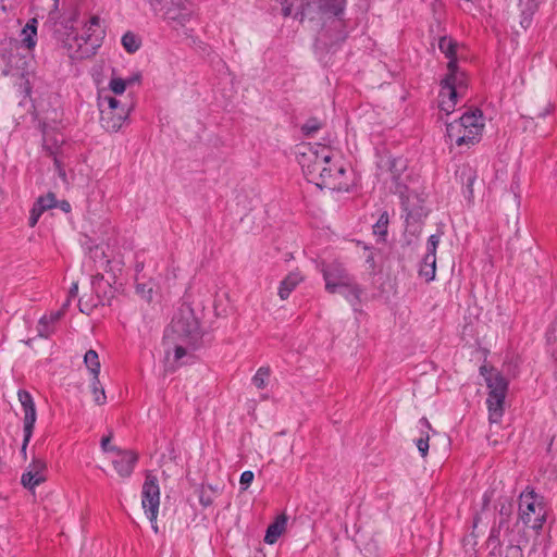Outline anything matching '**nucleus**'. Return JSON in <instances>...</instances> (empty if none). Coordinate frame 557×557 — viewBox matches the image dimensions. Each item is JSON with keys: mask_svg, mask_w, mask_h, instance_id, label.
I'll use <instances>...</instances> for the list:
<instances>
[{"mask_svg": "<svg viewBox=\"0 0 557 557\" xmlns=\"http://www.w3.org/2000/svg\"><path fill=\"white\" fill-rule=\"evenodd\" d=\"M77 16H78V13L76 11H73L71 13V15L62 22V24L64 25L65 28H72L73 24L77 20Z\"/></svg>", "mask_w": 557, "mask_h": 557, "instance_id": "13d9d810", "label": "nucleus"}, {"mask_svg": "<svg viewBox=\"0 0 557 557\" xmlns=\"http://www.w3.org/2000/svg\"><path fill=\"white\" fill-rule=\"evenodd\" d=\"M309 183H313L320 189H342L341 184L335 183V164L331 161V164H323L318 173L310 177Z\"/></svg>", "mask_w": 557, "mask_h": 557, "instance_id": "a211bd4d", "label": "nucleus"}, {"mask_svg": "<svg viewBox=\"0 0 557 557\" xmlns=\"http://www.w3.org/2000/svg\"><path fill=\"white\" fill-rule=\"evenodd\" d=\"M441 90H445L446 98L450 100L451 102L457 103L458 97L461 95L462 90H458L456 88H453L450 83H441Z\"/></svg>", "mask_w": 557, "mask_h": 557, "instance_id": "37998d69", "label": "nucleus"}, {"mask_svg": "<svg viewBox=\"0 0 557 557\" xmlns=\"http://www.w3.org/2000/svg\"><path fill=\"white\" fill-rule=\"evenodd\" d=\"M171 331L177 338L196 348L202 337L200 322L195 315L194 309L188 304H183L172 319Z\"/></svg>", "mask_w": 557, "mask_h": 557, "instance_id": "f03ea898", "label": "nucleus"}, {"mask_svg": "<svg viewBox=\"0 0 557 557\" xmlns=\"http://www.w3.org/2000/svg\"><path fill=\"white\" fill-rule=\"evenodd\" d=\"M126 86H127V82L120 77L112 78L110 82V89L115 95H122L125 91Z\"/></svg>", "mask_w": 557, "mask_h": 557, "instance_id": "a18cd8bd", "label": "nucleus"}, {"mask_svg": "<svg viewBox=\"0 0 557 557\" xmlns=\"http://www.w3.org/2000/svg\"><path fill=\"white\" fill-rule=\"evenodd\" d=\"M450 85L453 88H456L458 90L467 89L468 84H467V76H466L465 72L458 73L456 78L450 81Z\"/></svg>", "mask_w": 557, "mask_h": 557, "instance_id": "de8ad7c7", "label": "nucleus"}, {"mask_svg": "<svg viewBox=\"0 0 557 557\" xmlns=\"http://www.w3.org/2000/svg\"><path fill=\"white\" fill-rule=\"evenodd\" d=\"M84 363L90 371L92 376H99L100 373V361L96 350L89 349L84 356Z\"/></svg>", "mask_w": 557, "mask_h": 557, "instance_id": "c756f323", "label": "nucleus"}, {"mask_svg": "<svg viewBox=\"0 0 557 557\" xmlns=\"http://www.w3.org/2000/svg\"><path fill=\"white\" fill-rule=\"evenodd\" d=\"M438 49L441 50L442 53L445 54L447 59L457 57V41L454 40L451 37H441L438 40Z\"/></svg>", "mask_w": 557, "mask_h": 557, "instance_id": "7c9ffc66", "label": "nucleus"}, {"mask_svg": "<svg viewBox=\"0 0 557 557\" xmlns=\"http://www.w3.org/2000/svg\"><path fill=\"white\" fill-rule=\"evenodd\" d=\"M125 81L127 82V85L139 83L141 81V74L139 72H136L132 74L129 77H127Z\"/></svg>", "mask_w": 557, "mask_h": 557, "instance_id": "0e129e2a", "label": "nucleus"}, {"mask_svg": "<svg viewBox=\"0 0 557 557\" xmlns=\"http://www.w3.org/2000/svg\"><path fill=\"white\" fill-rule=\"evenodd\" d=\"M505 398L506 395H487L486 405L491 423H498L500 421L504 414Z\"/></svg>", "mask_w": 557, "mask_h": 557, "instance_id": "aec40b11", "label": "nucleus"}, {"mask_svg": "<svg viewBox=\"0 0 557 557\" xmlns=\"http://www.w3.org/2000/svg\"><path fill=\"white\" fill-rule=\"evenodd\" d=\"M17 398L24 411L23 429H26L27 433L29 434L30 430H34L37 419L35 403L30 393L27 392L26 389H18Z\"/></svg>", "mask_w": 557, "mask_h": 557, "instance_id": "dca6fc26", "label": "nucleus"}, {"mask_svg": "<svg viewBox=\"0 0 557 557\" xmlns=\"http://www.w3.org/2000/svg\"><path fill=\"white\" fill-rule=\"evenodd\" d=\"M447 70H448V73L442 79L441 83H446V84L450 83V81L456 78L457 74L461 72L458 66L457 57L448 58Z\"/></svg>", "mask_w": 557, "mask_h": 557, "instance_id": "e433bc0d", "label": "nucleus"}, {"mask_svg": "<svg viewBox=\"0 0 557 557\" xmlns=\"http://www.w3.org/2000/svg\"><path fill=\"white\" fill-rule=\"evenodd\" d=\"M321 271L325 281V289L330 294H336L339 288L351 285V280L355 278L342 263L336 261L323 264Z\"/></svg>", "mask_w": 557, "mask_h": 557, "instance_id": "6e6552de", "label": "nucleus"}, {"mask_svg": "<svg viewBox=\"0 0 557 557\" xmlns=\"http://www.w3.org/2000/svg\"><path fill=\"white\" fill-rule=\"evenodd\" d=\"M44 212H45L44 210H41V209H39V208H37L36 206L33 205V207L30 209V212H29L28 225L30 227H34L37 224L39 218L41 216V214Z\"/></svg>", "mask_w": 557, "mask_h": 557, "instance_id": "3c124183", "label": "nucleus"}, {"mask_svg": "<svg viewBox=\"0 0 557 557\" xmlns=\"http://www.w3.org/2000/svg\"><path fill=\"white\" fill-rule=\"evenodd\" d=\"M104 271L110 274V280L113 281V283H116V273L112 267V261L111 260H107L106 261V267H104Z\"/></svg>", "mask_w": 557, "mask_h": 557, "instance_id": "bf43d9fd", "label": "nucleus"}, {"mask_svg": "<svg viewBox=\"0 0 557 557\" xmlns=\"http://www.w3.org/2000/svg\"><path fill=\"white\" fill-rule=\"evenodd\" d=\"M552 111V106L548 104L543 111H540L537 114H536V117H542L544 119L546 115H548Z\"/></svg>", "mask_w": 557, "mask_h": 557, "instance_id": "338daca9", "label": "nucleus"}, {"mask_svg": "<svg viewBox=\"0 0 557 557\" xmlns=\"http://www.w3.org/2000/svg\"><path fill=\"white\" fill-rule=\"evenodd\" d=\"M110 450L116 453V458L112 460V465L119 475L122 478L131 476L138 461V454L116 446L110 447Z\"/></svg>", "mask_w": 557, "mask_h": 557, "instance_id": "f8f14e48", "label": "nucleus"}, {"mask_svg": "<svg viewBox=\"0 0 557 557\" xmlns=\"http://www.w3.org/2000/svg\"><path fill=\"white\" fill-rule=\"evenodd\" d=\"M52 324L48 322L47 315H44L38 323V334L40 337L48 338L53 333Z\"/></svg>", "mask_w": 557, "mask_h": 557, "instance_id": "ea45409f", "label": "nucleus"}, {"mask_svg": "<svg viewBox=\"0 0 557 557\" xmlns=\"http://www.w3.org/2000/svg\"><path fill=\"white\" fill-rule=\"evenodd\" d=\"M323 123L318 117L308 119L301 126V133L306 137H310L315 134L319 129H321Z\"/></svg>", "mask_w": 557, "mask_h": 557, "instance_id": "72a5a7b5", "label": "nucleus"}, {"mask_svg": "<svg viewBox=\"0 0 557 557\" xmlns=\"http://www.w3.org/2000/svg\"><path fill=\"white\" fill-rule=\"evenodd\" d=\"M540 0H519L520 26L527 30L533 21V15L539 10Z\"/></svg>", "mask_w": 557, "mask_h": 557, "instance_id": "6ab92c4d", "label": "nucleus"}, {"mask_svg": "<svg viewBox=\"0 0 557 557\" xmlns=\"http://www.w3.org/2000/svg\"><path fill=\"white\" fill-rule=\"evenodd\" d=\"M286 518L284 516L278 517L273 523H271L265 532L264 542L267 544H274L285 530Z\"/></svg>", "mask_w": 557, "mask_h": 557, "instance_id": "b1692460", "label": "nucleus"}, {"mask_svg": "<svg viewBox=\"0 0 557 557\" xmlns=\"http://www.w3.org/2000/svg\"><path fill=\"white\" fill-rule=\"evenodd\" d=\"M151 10L158 14L173 28L185 27L194 16L191 2L188 0H146Z\"/></svg>", "mask_w": 557, "mask_h": 557, "instance_id": "f257e3e1", "label": "nucleus"}, {"mask_svg": "<svg viewBox=\"0 0 557 557\" xmlns=\"http://www.w3.org/2000/svg\"><path fill=\"white\" fill-rule=\"evenodd\" d=\"M219 490L213 487L211 484L201 485L198 490L199 503L202 507H209L213 504L214 497L216 496Z\"/></svg>", "mask_w": 557, "mask_h": 557, "instance_id": "cd10ccee", "label": "nucleus"}, {"mask_svg": "<svg viewBox=\"0 0 557 557\" xmlns=\"http://www.w3.org/2000/svg\"><path fill=\"white\" fill-rule=\"evenodd\" d=\"M187 354V350L185 347L177 345L174 349V358L175 360H181L183 357H185Z\"/></svg>", "mask_w": 557, "mask_h": 557, "instance_id": "052dcab7", "label": "nucleus"}, {"mask_svg": "<svg viewBox=\"0 0 557 557\" xmlns=\"http://www.w3.org/2000/svg\"><path fill=\"white\" fill-rule=\"evenodd\" d=\"M255 474L250 470H246L240 474L239 484L243 491H246L252 483Z\"/></svg>", "mask_w": 557, "mask_h": 557, "instance_id": "09e8293b", "label": "nucleus"}, {"mask_svg": "<svg viewBox=\"0 0 557 557\" xmlns=\"http://www.w3.org/2000/svg\"><path fill=\"white\" fill-rule=\"evenodd\" d=\"M269 376H270V368L261 367L258 369L256 374L252 376V383L257 388L263 389L267 386V381H268Z\"/></svg>", "mask_w": 557, "mask_h": 557, "instance_id": "f704fd0d", "label": "nucleus"}, {"mask_svg": "<svg viewBox=\"0 0 557 557\" xmlns=\"http://www.w3.org/2000/svg\"><path fill=\"white\" fill-rule=\"evenodd\" d=\"M112 438V434H109L108 436H103L101 440V448L103 451H111L110 447H113L110 445V441Z\"/></svg>", "mask_w": 557, "mask_h": 557, "instance_id": "e2e57ef3", "label": "nucleus"}, {"mask_svg": "<svg viewBox=\"0 0 557 557\" xmlns=\"http://www.w3.org/2000/svg\"><path fill=\"white\" fill-rule=\"evenodd\" d=\"M141 505L150 522L158 517L160 506V487L158 478L150 471L146 473L141 490Z\"/></svg>", "mask_w": 557, "mask_h": 557, "instance_id": "39448f33", "label": "nucleus"}, {"mask_svg": "<svg viewBox=\"0 0 557 557\" xmlns=\"http://www.w3.org/2000/svg\"><path fill=\"white\" fill-rule=\"evenodd\" d=\"M46 472V461L39 457L34 456L26 471L22 474L21 483L25 488L34 491L36 486L40 485L47 480Z\"/></svg>", "mask_w": 557, "mask_h": 557, "instance_id": "9b49d317", "label": "nucleus"}, {"mask_svg": "<svg viewBox=\"0 0 557 557\" xmlns=\"http://www.w3.org/2000/svg\"><path fill=\"white\" fill-rule=\"evenodd\" d=\"M115 283H113L110 278H104V275L101 273H98L92 276L91 278V287L92 292L96 295V300L101 306H110L112 299L115 296V293L117 288L114 286Z\"/></svg>", "mask_w": 557, "mask_h": 557, "instance_id": "ddd939ff", "label": "nucleus"}, {"mask_svg": "<svg viewBox=\"0 0 557 557\" xmlns=\"http://www.w3.org/2000/svg\"><path fill=\"white\" fill-rule=\"evenodd\" d=\"M337 293L342 294L348 300V302H350L351 306H357L360 302V297L363 293V289L356 283L354 278L351 280V285L339 288Z\"/></svg>", "mask_w": 557, "mask_h": 557, "instance_id": "a878e982", "label": "nucleus"}, {"mask_svg": "<svg viewBox=\"0 0 557 557\" xmlns=\"http://www.w3.org/2000/svg\"><path fill=\"white\" fill-rule=\"evenodd\" d=\"M34 206L44 211L57 207V199L54 193L49 191L47 195L40 196L34 202Z\"/></svg>", "mask_w": 557, "mask_h": 557, "instance_id": "c9c22d12", "label": "nucleus"}, {"mask_svg": "<svg viewBox=\"0 0 557 557\" xmlns=\"http://www.w3.org/2000/svg\"><path fill=\"white\" fill-rule=\"evenodd\" d=\"M404 210L406 211V223L409 224L410 221H418L421 216L419 212H416L414 210H409L408 207L403 202Z\"/></svg>", "mask_w": 557, "mask_h": 557, "instance_id": "864d4df0", "label": "nucleus"}, {"mask_svg": "<svg viewBox=\"0 0 557 557\" xmlns=\"http://www.w3.org/2000/svg\"><path fill=\"white\" fill-rule=\"evenodd\" d=\"M443 232H437L436 234H432L426 242V253L431 257H436V249L440 244Z\"/></svg>", "mask_w": 557, "mask_h": 557, "instance_id": "4c0bfd02", "label": "nucleus"}, {"mask_svg": "<svg viewBox=\"0 0 557 557\" xmlns=\"http://www.w3.org/2000/svg\"><path fill=\"white\" fill-rule=\"evenodd\" d=\"M491 500H492L491 495L487 492L484 493L483 498H482L483 509L490 505Z\"/></svg>", "mask_w": 557, "mask_h": 557, "instance_id": "774afa93", "label": "nucleus"}, {"mask_svg": "<svg viewBox=\"0 0 557 557\" xmlns=\"http://www.w3.org/2000/svg\"><path fill=\"white\" fill-rule=\"evenodd\" d=\"M63 317V310H58L54 312H51L48 318V322L50 324H54L57 321H59Z\"/></svg>", "mask_w": 557, "mask_h": 557, "instance_id": "680f3d73", "label": "nucleus"}, {"mask_svg": "<svg viewBox=\"0 0 557 557\" xmlns=\"http://www.w3.org/2000/svg\"><path fill=\"white\" fill-rule=\"evenodd\" d=\"M91 392L94 395V400L97 405H104L107 401V396L104 393V388L101 386L99 376H92L91 379Z\"/></svg>", "mask_w": 557, "mask_h": 557, "instance_id": "2f4dec72", "label": "nucleus"}, {"mask_svg": "<svg viewBox=\"0 0 557 557\" xmlns=\"http://www.w3.org/2000/svg\"><path fill=\"white\" fill-rule=\"evenodd\" d=\"M33 432L34 430H30L29 434L27 433V430L26 429H23V433H24V438H23V443H22V447H21V454L22 456L24 457V459H26V450H27V445L33 436Z\"/></svg>", "mask_w": 557, "mask_h": 557, "instance_id": "603ef678", "label": "nucleus"}, {"mask_svg": "<svg viewBox=\"0 0 557 557\" xmlns=\"http://www.w3.org/2000/svg\"><path fill=\"white\" fill-rule=\"evenodd\" d=\"M483 128H465L461 133L454 136H447L451 141L454 140L457 146L474 145L480 141Z\"/></svg>", "mask_w": 557, "mask_h": 557, "instance_id": "4be33fe9", "label": "nucleus"}, {"mask_svg": "<svg viewBox=\"0 0 557 557\" xmlns=\"http://www.w3.org/2000/svg\"><path fill=\"white\" fill-rule=\"evenodd\" d=\"M529 543V539L525 532V528L521 525L519 521H515L511 528H506L503 530L502 535H499V545L494 546L491 544L488 540L486 541L487 547L491 548V554L503 555V548L507 547H516V546H527Z\"/></svg>", "mask_w": 557, "mask_h": 557, "instance_id": "0eeeda50", "label": "nucleus"}, {"mask_svg": "<svg viewBox=\"0 0 557 557\" xmlns=\"http://www.w3.org/2000/svg\"><path fill=\"white\" fill-rule=\"evenodd\" d=\"M429 433L425 435H421L418 440L414 441L416 446L422 457H425L429 451Z\"/></svg>", "mask_w": 557, "mask_h": 557, "instance_id": "49530a36", "label": "nucleus"}, {"mask_svg": "<svg viewBox=\"0 0 557 557\" xmlns=\"http://www.w3.org/2000/svg\"><path fill=\"white\" fill-rule=\"evenodd\" d=\"M546 520V509L543 504V497L537 495L534 490L527 488L519 496V521L524 528H531L535 531L541 530Z\"/></svg>", "mask_w": 557, "mask_h": 557, "instance_id": "7ed1b4c3", "label": "nucleus"}, {"mask_svg": "<svg viewBox=\"0 0 557 557\" xmlns=\"http://www.w3.org/2000/svg\"><path fill=\"white\" fill-rule=\"evenodd\" d=\"M23 33L25 34L23 38L24 46L27 49H33L36 46L37 20L30 18L24 27Z\"/></svg>", "mask_w": 557, "mask_h": 557, "instance_id": "bb28decb", "label": "nucleus"}, {"mask_svg": "<svg viewBox=\"0 0 557 557\" xmlns=\"http://www.w3.org/2000/svg\"><path fill=\"white\" fill-rule=\"evenodd\" d=\"M38 127L42 135V148L48 156H59V150L65 139L62 134L55 131V127L46 121H39Z\"/></svg>", "mask_w": 557, "mask_h": 557, "instance_id": "4468645a", "label": "nucleus"}, {"mask_svg": "<svg viewBox=\"0 0 557 557\" xmlns=\"http://www.w3.org/2000/svg\"><path fill=\"white\" fill-rule=\"evenodd\" d=\"M57 207H59L65 213L71 211V205L66 200H62L60 202L57 201Z\"/></svg>", "mask_w": 557, "mask_h": 557, "instance_id": "69168bd1", "label": "nucleus"}, {"mask_svg": "<svg viewBox=\"0 0 557 557\" xmlns=\"http://www.w3.org/2000/svg\"><path fill=\"white\" fill-rule=\"evenodd\" d=\"M302 281V276L298 272L289 273L280 284L278 296L282 300L289 297L290 293Z\"/></svg>", "mask_w": 557, "mask_h": 557, "instance_id": "5701e85b", "label": "nucleus"}, {"mask_svg": "<svg viewBox=\"0 0 557 557\" xmlns=\"http://www.w3.org/2000/svg\"><path fill=\"white\" fill-rule=\"evenodd\" d=\"M297 1L290 0L288 2H281L282 4V14L287 17L292 15L293 7Z\"/></svg>", "mask_w": 557, "mask_h": 557, "instance_id": "4d7b16f0", "label": "nucleus"}, {"mask_svg": "<svg viewBox=\"0 0 557 557\" xmlns=\"http://www.w3.org/2000/svg\"><path fill=\"white\" fill-rule=\"evenodd\" d=\"M388 219V212L384 210L373 225V233L382 237L383 240H385V236L387 235Z\"/></svg>", "mask_w": 557, "mask_h": 557, "instance_id": "473e14b6", "label": "nucleus"}, {"mask_svg": "<svg viewBox=\"0 0 557 557\" xmlns=\"http://www.w3.org/2000/svg\"><path fill=\"white\" fill-rule=\"evenodd\" d=\"M136 283V293L141 296V298L150 301L152 299V285L150 283L135 281Z\"/></svg>", "mask_w": 557, "mask_h": 557, "instance_id": "58836bf2", "label": "nucleus"}, {"mask_svg": "<svg viewBox=\"0 0 557 557\" xmlns=\"http://www.w3.org/2000/svg\"><path fill=\"white\" fill-rule=\"evenodd\" d=\"M306 151L298 156V163L307 181L313 177L323 164H331L332 150L329 146L315 144L306 146Z\"/></svg>", "mask_w": 557, "mask_h": 557, "instance_id": "20e7f679", "label": "nucleus"}, {"mask_svg": "<svg viewBox=\"0 0 557 557\" xmlns=\"http://www.w3.org/2000/svg\"><path fill=\"white\" fill-rule=\"evenodd\" d=\"M456 102H451L446 98L445 90L440 91V109L444 111L447 115L453 113L455 110Z\"/></svg>", "mask_w": 557, "mask_h": 557, "instance_id": "79ce46f5", "label": "nucleus"}, {"mask_svg": "<svg viewBox=\"0 0 557 557\" xmlns=\"http://www.w3.org/2000/svg\"><path fill=\"white\" fill-rule=\"evenodd\" d=\"M480 374L484 377L490 389L487 395H507L508 381L499 371L493 367L488 368L486 364H482Z\"/></svg>", "mask_w": 557, "mask_h": 557, "instance_id": "2eb2a0df", "label": "nucleus"}, {"mask_svg": "<svg viewBox=\"0 0 557 557\" xmlns=\"http://www.w3.org/2000/svg\"><path fill=\"white\" fill-rule=\"evenodd\" d=\"M525 546H516L503 548V557H523V548Z\"/></svg>", "mask_w": 557, "mask_h": 557, "instance_id": "8fccbe9b", "label": "nucleus"}, {"mask_svg": "<svg viewBox=\"0 0 557 557\" xmlns=\"http://www.w3.org/2000/svg\"><path fill=\"white\" fill-rule=\"evenodd\" d=\"M483 128L484 116L480 109L468 110L459 119L446 124L447 136L458 135L465 128Z\"/></svg>", "mask_w": 557, "mask_h": 557, "instance_id": "9d476101", "label": "nucleus"}, {"mask_svg": "<svg viewBox=\"0 0 557 557\" xmlns=\"http://www.w3.org/2000/svg\"><path fill=\"white\" fill-rule=\"evenodd\" d=\"M545 349L553 361L557 363V317L546 327Z\"/></svg>", "mask_w": 557, "mask_h": 557, "instance_id": "412c9836", "label": "nucleus"}, {"mask_svg": "<svg viewBox=\"0 0 557 557\" xmlns=\"http://www.w3.org/2000/svg\"><path fill=\"white\" fill-rule=\"evenodd\" d=\"M98 306H101V305L98 304V301L94 298H91L89 300H85L84 297H82L78 300L79 311L83 313H86V314H90V312Z\"/></svg>", "mask_w": 557, "mask_h": 557, "instance_id": "a19ab883", "label": "nucleus"}, {"mask_svg": "<svg viewBox=\"0 0 557 557\" xmlns=\"http://www.w3.org/2000/svg\"><path fill=\"white\" fill-rule=\"evenodd\" d=\"M405 168L406 164L401 158H394L389 161V171L394 178L398 177Z\"/></svg>", "mask_w": 557, "mask_h": 557, "instance_id": "c03bdc74", "label": "nucleus"}, {"mask_svg": "<svg viewBox=\"0 0 557 557\" xmlns=\"http://www.w3.org/2000/svg\"><path fill=\"white\" fill-rule=\"evenodd\" d=\"M436 273V257L424 255L419 269V275L424 277L426 282L435 278Z\"/></svg>", "mask_w": 557, "mask_h": 557, "instance_id": "393cba45", "label": "nucleus"}, {"mask_svg": "<svg viewBox=\"0 0 557 557\" xmlns=\"http://www.w3.org/2000/svg\"><path fill=\"white\" fill-rule=\"evenodd\" d=\"M135 259H136L135 260V273H136L135 281H139L140 280L139 274L145 268V262H144V260L140 259L139 253L135 255Z\"/></svg>", "mask_w": 557, "mask_h": 557, "instance_id": "5fc2aeb1", "label": "nucleus"}, {"mask_svg": "<svg viewBox=\"0 0 557 557\" xmlns=\"http://www.w3.org/2000/svg\"><path fill=\"white\" fill-rule=\"evenodd\" d=\"M122 46L128 53H135L141 47V39L133 32H126L121 39Z\"/></svg>", "mask_w": 557, "mask_h": 557, "instance_id": "c85d7f7f", "label": "nucleus"}, {"mask_svg": "<svg viewBox=\"0 0 557 557\" xmlns=\"http://www.w3.org/2000/svg\"><path fill=\"white\" fill-rule=\"evenodd\" d=\"M495 509L498 512L499 520L498 522L491 529L490 535H488V542L491 544H494V546L499 545V535H502V532L506 528H511V516L513 513V503L512 499L509 497H500L496 505Z\"/></svg>", "mask_w": 557, "mask_h": 557, "instance_id": "1a4fd4ad", "label": "nucleus"}, {"mask_svg": "<svg viewBox=\"0 0 557 557\" xmlns=\"http://www.w3.org/2000/svg\"><path fill=\"white\" fill-rule=\"evenodd\" d=\"M53 164H54V168H55V171L58 172V175L61 177V178H65L66 177V173H65V170L63 168V164L62 162L60 161V159L58 158V156H53Z\"/></svg>", "mask_w": 557, "mask_h": 557, "instance_id": "6e6d98bb", "label": "nucleus"}, {"mask_svg": "<svg viewBox=\"0 0 557 557\" xmlns=\"http://www.w3.org/2000/svg\"><path fill=\"white\" fill-rule=\"evenodd\" d=\"M456 178L462 185V194L468 201L474 198L473 184L478 178L476 170L469 164H462L456 170Z\"/></svg>", "mask_w": 557, "mask_h": 557, "instance_id": "f3484780", "label": "nucleus"}, {"mask_svg": "<svg viewBox=\"0 0 557 557\" xmlns=\"http://www.w3.org/2000/svg\"><path fill=\"white\" fill-rule=\"evenodd\" d=\"M109 107L100 111L101 126L111 133L117 132L128 117L129 109L113 97L108 98Z\"/></svg>", "mask_w": 557, "mask_h": 557, "instance_id": "423d86ee", "label": "nucleus"}]
</instances>
